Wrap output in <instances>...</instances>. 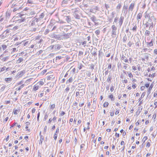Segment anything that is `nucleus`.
<instances>
[{
	"mask_svg": "<svg viewBox=\"0 0 157 157\" xmlns=\"http://www.w3.org/2000/svg\"><path fill=\"white\" fill-rule=\"evenodd\" d=\"M112 29V36L113 37H115L116 35V31L117 29V27L115 25H113L111 27Z\"/></svg>",
	"mask_w": 157,
	"mask_h": 157,
	"instance_id": "obj_1",
	"label": "nucleus"
},
{
	"mask_svg": "<svg viewBox=\"0 0 157 157\" xmlns=\"http://www.w3.org/2000/svg\"><path fill=\"white\" fill-rule=\"evenodd\" d=\"M16 126V127L15 129L16 130H18L21 128V125L20 124H18L16 122H14L13 124L11 125L10 127V129L13 128V127Z\"/></svg>",
	"mask_w": 157,
	"mask_h": 157,
	"instance_id": "obj_2",
	"label": "nucleus"
},
{
	"mask_svg": "<svg viewBox=\"0 0 157 157\" xmlns=\"http://www.w3.org/2000/svg\"><path fill=\"white\" fill-rule=\"evenodd\" d=\"M21 111V109L20 108H18L17 109L14 108L13 109V113L15 115H17Z\"/></svg>",
	"mask_w": 157,
	"mask_h": 157,
	"instance_id": "obj_3",
	"label": "nucleus"
},
{
	"mask_svg": "<svg viewBox=\"0 0 157 157\" xmlns=\"http://www.w3.org/2000/svg\"><path fill=\"white\" fill-rule=\"evenodd\" d=\"M135 5V4L134 3H131L129 6V10L132 11L133 10Z\"/></svg>",
	"mask_w": 157,
	"mask_h": 157,
	"instance_id": "obj_4",
	"label": "nucleus"
},
{
	"mask_svg": "<svg viewBox=\"0 0 157 157\" xmlns=\"http://www.w3.org/2000/svg\"><path fill=\"white\" fill-rule=\"evenodd\" d=\"M153 85L152 84H151L150 86L148 89L147 91V95H148L151 93V91L153 88Z\"/></svg>",
	"mask_w": 157,
	"mask_h": 157,
	"instance_id": "obj_5",
	"label": "nucleus"
},
{
	"mask_svg": "<svg viewBox=\"0 0 157 157\" xmlns=\"http://www.w3.org/2000/svg\"><path fill=\"white\" fill-rule=\"evenodd\" d=\"M45 82V79H41L40 81L38 82L37 84H38L40 86L43 85L44 83Z\"/></svg>",
	"mask_w": 157,
	"mask_h": 157,
	"instance_id": "obj_6",
	"label": "nucleus"
},
{
	"mask_svg": "<svg viewBox=\"0 0 157 157\" xmlns=\"http://www.w3.org/2000/svg\"><path fill=\"white\" fill-rule=\"evenodd\" d=\"M98 10V8L97 6H95L94 7L90 10V12L91 13H94L96 11Z\"/></svg>",
	"mask_w": 157,
	"mask_h": 157,
	"instance_id": "obj_7",
	"label": "nucleus"
},
{
	"mask_svg": "<svg viewBox=\"0 0 157 157\" xmlns=\"http://www.w3.org/2000/svg\"><path fill=\"white\" fill-rule=\"evenodd\" d=\"M142 17V13H140L138 14L136 17L137 20L139 21V20Z\"/></svg>",
	"mask_w": 157,
	"mask_h": 157,
	"instance_id": "obj_8",
	"label": "nucleus"
},
{
	"mask_svg": "<svg viewBox=\"0 0 157 157\" xmlns=\"http://www.w3.org/2000/svg\"><path fill=\"white\" fill-rule=\"evenodd\" d=\"M124 19V17H121L119 21V24L120 26H121L122 25L123 23Z\"/></svg>",
	"mask_w": 157,
	"mask_h": 157,
	"instance_id": "obj_9",
	"label": "nucleus"
},
{
	"mask_svg": "<svg viewBox=\"0 0 157 157\" xmlns=\"http://www.w3.org/2000/svg\"><path fill=\"white\" fill-rule=\"evenodd\" d=\"M44 140V139L43 136L41 135L40 136V139L39 142V145H41L42 144V142Z\"/></svg>",
	"mask_w": 157,
	"mask_h": 157,
	"instance_id": "obj_10",
	"label": "nucleus"
},
{
	"mask_svg": "<svg viewBox=\"0 0 157 157\" xmlns=\"http://www.w3.org/2000/svg\"><path fill=\"white\" fill-rule=\"evenodd\" d=\"M151 141L150 140H147L146 145V147H147L148 148L150 147L151 145Z\"/></svg>",
	"mask_w": 157,
	"mask_h": 157,
	"instance_id": "obj_11",
	"label": "nucleus"
},
{
	"mask_svg": "<svg viewBox=\"0 0 157 157\" xmlns=\"http://www.w3.org/2000/svg\"><path fill=\"white\" fill-rule=\"evenodd\" d=\"M147 45L148 47H150L153 45L152 42V40H151L150 42H147Z\"/></svg>",
	"mask_w": 157,
	"mask_h": 157,
	"instance_id": "obj_12",
	"label": "nucleus"
},
{
	"mask_svg": "<svg viewBox=\"0 0 157 157\" xmlns=\"http://www.w3.org/2000/svg\"><path fill=\"white\" fill-rule=\"evenodd\" d=\"M39 88V86L37 84L34 85L33 87V90L34 91H36L38 90Z\"/></svg>",
	"mask_w": 157,
	"mask_h": 157,
	"instance_id": "obj_13",
	"label": "nucleus"
},
{
	"mask_svg": "<svg viewBox=\"0 0 157 157\" xmlns=\"http://www.w3.org/2000/svg\"><path fill=\"white\" fill-rule=\"evenodd\" d=\"M73 81V78L72 77H70L66 82V84H68L71 83Z\"/></svg>",
	"mask_w": 157,
	"mask_h": 157,
	"instance_id": "obj_14",
	"label": "nucleus"
},
{
	"mask_svg": "<svg viewBox=\"0 0 157 157\" xmlns=\"http://www.w3.org/2000/svg\"><path fill=\"white\" fill-rule=\"evenodd\" d=\"M108 98L111 99L112 101H114V98L113 94H110L108 96Z\"/></svg>",
	"mask_w": 157,
	"mask_h": 157,
	"instance_id": "obj_15",
	"label": "nucleus"
},
{
	"mask_svg": "<svg viewBox=\"0 0 157 157\" xmlns=\"http://www.w3.org/2000/svg\"><path fill=\"white\" fill-rule=\"evenodd\" d=\"M148 58H149V56L148 55V54L147 53H145L144 54V58L142 59V60L143 61H144L145 60V59L147 60V59H148Z\"/></svg>",
	"mask_w": 157,
	"mask_h": 157,
	"instance_id": "obj_16",
	"label": "nucleus"
},
{
	"mask_svg": "<svg viewBox=\"0 0 157 157\" xmlns=\"http://www.w3.org/2000/svg\"><path fill=\"white\" fill-rule=\"evenodd\" d=\"M121 59L122 60H123L125 63H128V59L124 56H122Z\"/></svg>",
	"mask_w": 157,
	"mask_h": 157,
	"instance_id": "obj_17",
	"label": "nucleus"
},
{
	"mask_svg": "<svg viewBox=\"0 0 157 157\" xmlns=\"http://www.w3.org/2000/svg\"><path fill=\"white\" fill-rule=\"evenodd\" d=\"M24 84H21V85L19 87L17 88L16 89V90L17 91H19L24 86Z\"/></svg>",
	"mask_w": 157,
	"mask_h": 157,
	"instance_id": "obj_18",
	"label": "nucleus"
},
{
	"mask_svg": "<svg viewBox=\"0 0 157 157\" xmlns=\"http://www.w3.org/2000/svg\"><path fill=\"white\" fill-rule=\"evenodd\" d=\"M12 79L11 78H5V81L7 82H9L12 81Z\"/></svg>",
	"mask_w": 157,
	"mask_h": 157,
	"instance_id": "obj_19",
	"label": "nucleus"
},
{
	"mask_svg": "<svg viewBox=\"0 0 157 157\" xmlns=\"http://www.w3.org/2000/svg\"><path fill=\"white\" fill-rule=\"evenodd\" d=\"M109 105V103L108 102H105L103 104V106L104 107H107Z\"/></svg>",
	"mask_w": 157,
	"mask_h": 157,
	"instance_id": "obj_20",
	"label": "nucleus"
},
{
	"mask_svg": "<svg viewBox=\"0 0 157 157\" xmlns=\"http://www.w3.org/2000/svg\"><path fill=\"white\" fill-rule=\"evenodd\" d=\"M156 75V73H152V74H150L149 75V77H150L151 78H153Z\"/></svg>",
	"mask_w": 157,
	"mask_h": 157,
	"instance_id": "obj_21",
	"label": "nucleus"
},
{
	"mask_svg": "<svg viewBox=\"0 0 157 157\" xmlns=\"http://www.w3.org/2000/svg\"><path fill=\"white\" fill-rule=\"evenodd\" d=\"M121 145L123 146V147H122V150H124L125 148V147L124 146L125 143L123 141H122L121 142Z\"/></svg>",
	"mask_w": 157,
	"mask_h": 157,
	"instance_id": "obj_22",
	"label": "nucleus"
},
{
	"mask_svg": "<svg viewBox=\"0 0 157 157\" xmlns=\"http://www.w3.org/2000/svg\"><path fill=\"white\" fill-rule=\"evenodd\" d=\"M90 19L91 20L94 22H95L96 21V17L94 15H93Z\"/></svg>",
	"mask_w": 157,
	"mask_h": 157,
	"instance_id": "obj_23",
	"label": "nucleus"
},
{
	"mask_svg": "<svg viewBox=\"0 0 157 157\" xmlns=\"http://www.w3.org/2000/svg\"><path fill=\"white\" fill-rule=\"evenodd\" d=\"M23 60V59L22 58H20L19 59L17 60V63H19L22 62Z\"/></svg>",
	"mask_w": 157,
	"mask_h": 157,
	"instance_id": "obj_24",
	"label": "nucleus"
},
{
	"mask_svg": "<svg viewBox=\"0 0 157 157\" xmlns=\"http://www.w3.org/2000/svg\"><path fill=\"white\" fill-rule=\"evenodd\" d=\"M55 107V105L54 104L50 105V109H53Z\"/></svg>",
	"mask_w": 157,
	"mask_h": 157,
	"instance_id": "obj_25",
	"label": "nucleus"
},
{
	"mask_svg": "<svg viewBox=\"0 0 157 157\" xmlns=\"http://www.w3.org/2000/svg\"><path fill=\"white\" fill-rule=\"evenodd\" d=\"M154 105H155L154 108H157V99H155L154 101Z\"/></svg>",
	"mask_w": 157,
	"mask_h": 157,
	"instance_id": "obj_26",
	"label": "nucleus"
},
{
	"mask_svg": "<svg viewBox=\"0 0 157 157\" xmlns=\"http://www.w3.org/2000/svg\"><path fill=\"white\" fill-rule=\"evenodd\" d=\"M150 31L147 30H146L145 32V34L146 36H149L150 34Z\"/></svg>",
	"mask_w": 157,
	"mask_h": 157,
	"instance_id": "obj_27",
	"label": "nucleus"
},
{
	"mask_svg": "<svg viewBox=\"0 0 157 157\" xmlns=\"http://www.w3.org/2000/svg\"><path fill=\"white\" fill-rule=\"evenodd\" d=\"M6 69V67L5 66H4L2 67L1 68V70L0 71V72H2L4 71Z\"/></svg>",
	"mask_w": 157,
	"mask_h": 157,
	"instance_id": "obj_28",
	"label": "nucleus"
},
{
	"mask_svg": "<svg viewBox=\"0 0 157 157\" xmlns=\"http://www.w3.org/2000/svg\"><path fill=\"white\" fill-rule=\"evenodd\" d=\"M78 68L80 70L82 69V67H83V65L82 63H79L78 64Z\"/></svg>",
	"mask_w": 157,
	"mask_h": 157,
	"instance_id": "obj_29",
	"label": "nucleus"
},
{
	"mask_svg": "<svg viewBox=\"0 0 157 157\" xmlns=\"http://www.w3.org/2000/svg\"><path fill=\"white\" fill-rule=\"evenodd\" d=\"M132 87L133 89H135L137 87V84L136 83H133L132 85Z\"/></svg>",
	"mask_w": 157,
	"mask_h": 157,
	"instance_id": "obj_30",
	"label": "nucleus"
},
{
	"mask_svg": "<svg viewBox=\"0 0 157 157\" xmlns=\"http://www.w3.org/2000/svg\"><path fill=\"white\" fill-rule=\"evenodd\" d=\"M9 119V117H6L5 119H4L3 120V123H6L8 120Z\"/></svg>",
	"mask_w": 157,
	"mask_h": 157,
	"instance_id": "obj_31",
	"label": "nucleus"
},
{
	"mask_svg": "<svg viewBox=\"0 0 157 157\" xmlns=\"http://www.w3.org/2000/svg\"><path fill=\"white\" fill-rule=\"evenodd\" d=\"M25 17H21V19H19L18 21L20 22H22L24 21L25 20Z\"/></svg>",
	"mask_w": 157,
	"mask_h": 157,
	"instance_id": "obj_32",
	"label": "nucleus"
},
{
	"mask_svg": "<svg viewBox=\"0 0 157 157\" xmlns=\"http://www.w3.org/2000/svg\"><path fill=\"white\" fill-rule=\"evenodd\" d=\"M128 77L130 78H132L133 77V75L131 72H129L128 73Z\"/></svg>",
	"mask_w": 157,
	"mask_h": 157,
	"instance_id": "obj_33",
	"label": "nucleus"
},
{
	"mask_svg": "<svg viewBox=\"0 0 157 157\" xmlns=\"http://www.w3.org/2000/svg\"><path fill=\"white\" fill-rule=\"evenodd\" d=\"M133 44V43L131 41H129L128 43V45L129 47H131L132 44Z\"/></svg>",
	"mask_w": 157,
	"mask_h": 157,
	"instance_id": "obj_34",
	"label": "nucleus"
},
{
	"mask_svg": "<svg viewBox=\"0 0 157 157\" xmlns=\"http://www.w3.org/2000/svg\"><path fill=\"white\" fill-rule=\"evenodd\" d=\"M68 0H63L62 2V4H66L68 3Z\"/></svg>",
	"mask_w": 157,
	"mask_h": 157,
	"instance_id": "obj_35",
	"label": "nucleus"
},
{
	"mask_svg": "<svg viewBox=\"0 0 157 157\" xmlns=\"http://www.w3.org/2000/svg\"><path fill=\"white\" fill-rule=\"evenodd\" d=\"M121 5L119 4H118L117 7H116V8L118 10H119L120 9V8H121Z\"/></svg>",
	"mask_w": 157,
	"mask_h": 157,
	"instance_id": "obj_36",
	"label": "nucleus"
},
{
	"mask_svg": "<svg viewBox=\"0 0 157 157\" xmlns=\"http://www.w3.org/2000/svg\"><path fill=\"white\" fill-rule=\"evenodd\" d=\"M2 48L3 50H5L7 48V46L5 44H3L2 46Z\"/></svg>",
	"mask_w": 157,
	"mask_h": 157,
	"instance_id": "obj_37",
	"label": "nucleus"
},
{
	"mask_svg": "<svg viewBox=\"0 0 157 157\" xmlns=\"http://www.w3.org/2000/svg\"><path fill=\"white\" fill-rule=\"evenodd\" d=\"M65 114V113L64 111H61L60 113V115L61 116H63Z\"/></svg>",
	"mask_w": 157,
	"mask_h": 157,
	"instance_id": "obj_38",
	"label": "nucleus"
},
{
	"mask_svg": "<svg viewBox=\"0 0 157 157\" xmlns=\"http://www.w3.org/2000/svg\"><path fill=\"white\" fill-rule=\"evenodd\" d=\"M25 128L26 129V131L28 132L30 131V129L29 128V126H26Z\"/></svg>",
	"mask_w": 157,
	"mask_h": 157,
	"instance_id": "obj_39",
	"label": "nucleus"
},
{
	"mask_svg": "<svg viewBox=\"0 0 157 157\" xmlns=\"http://www.w3.org/2000/svg\"><path fill=\"white\" fill-rule=\"evenodd\" d=\"M44 15L43 13H42L40 15V18H43L44 17Z\"/></svg>",
	"mask_w": 157,
	"mask_h": 157,
	"instance_id": "obj_40",
	"label": "nucleus"
},
{
	"mask_svg": "<svg viewBox=\"0 0 157 157\" xmlns=\"http://www.w3.org/2000/svg\"><path fill=\"white\" fill-rule=\"evenodd\" d=\"M119 113V110L118 109H116V112L115 113V114L116 115H117Z\"/></svg>",
	"mask_w": 157,
	"mask_h": 157,
	"instance_id": "obj_41",
	"label": "nucleus"
},
{
	"mask_svg": "<svg viewBox=\"0 0 157 157\" xmlns=\"http://www.w3.org/2000/svg\"><path fill=\"white\" fill-rule=\"evenodd\" d=\"M139 105L140 106L143 103V100H140V101H139Z\"/></svg>",
	"mask_w": 157,
	"mask_h": 157,
	"instance_id": "obj_42",
	"label": "nucleus"
},
{
	"mask_svg": "<svg viewBox=\"0 0 157 157\" xmlns=\"http://www.w3.org/2000/svg\"><path fill=\"white\" fill-rule=\"evenodd\" d=\"M44 95L43 93H40L38 94V97L40 98L42 97Z\"/></svg>",
	"mask_w": 157,
	"mask_h": 157,
	"instance_id": "obj_43",
	"label": "nucleus"
},
{
	"mask_svg": "<svg viewBox=\"0 0 157 157\" xmlns=\"http://www.w3.org/2000/svg\"><path fill=\"white\" fill-rule=\"evenodd\" d=\"M140 120H138V121H137L135 123L136 125V126L140 124Z\"/></svg>",
	"mask_w": 157,
	"mask_h": 157,
	"instance_id": "obj_44",
	"label": "nucleus"
},
{
	"mask_svg": "<svg viewBox=\"0 0 157 157\" xmlns=\"http://www.w3.org/2000/svg\"><path fill=\"white\" fill-rule=\"evenodd\" d=\"M27 3L29 4H33V2L32 0H28L27 1Z\"/></svg>",
	"mask_w": 157,
	"mask_h": 157,
	"instance_id": "obj_45",
	"label": "nucleus"
},
{
	"mask_svg": "<svg viewBox=\"0 0 157 157\" xmlns=\"http://www.w3.org/2000/svg\"><path fill=\"white\" fill-rule=\"evenodd\" d=\"M137 29V26L136 25L132 28V30L133 31H136Z\"/></svg>",
	"mask_w": 157,
	"mask_h": 157,
	"instance_id": "obj_46",
	"label": "nucleus"
},
{
	"mask_svg": "<svg viewBox=\"0 0 157 157\" xmlns=\"http://www.w3.org/2000/svg\"><path fill=\"white\" fill-rule=\"evenodd\" d=\"M57 136V135L56 133L54 134L53 137H54V139L55 140H56Z\"/></svg>",
	"mask_w": 157,
	"mask_h": 157,
	"instance_id": "obj_47",
	"label": "nucleus"
},
{
	"mask_svg": "<svg viewBox=\"0 0 157 157\" xmlns=\"http://www.w3.org/2000/svg\"><path fill=\"white\" fill-rule=\"evenodd\" d=\"M114 90V87L113 86H112L110 88V90L111 92H113Z\"/></svg>",
	"mask_w": 157,
	"mask_h": 157,
	"instance_id": "obj_48",
	"label": "nucleus"
},
{
	"mask_svg": "<svg viewBox=\"0 0 157 157\" xmlns=\"http://www.w3.org/2000/svg\"><path fill=\"white\" fill-rule=\"evenodd\" d=\"M145 89V86H142L140 88V89L141 90H144Z\"/></svg>",
	"mask_w": 157,
	"mask_h": 157,
	"instance_id": "obj_49",
	"label": "nucleus"
},
{
	"mask_svg": "<svg viewBox=\"0 0 157 157\" xmlns=\"http://www.w3.org/2000/svg\"><path fill=\"white\" fill-rule=\"evenodd\" d=\"M150 85V83H147L145 84V87H146V88H148Z\"/></svg>",
	"mask_w": 157,
	"mask_h": 157,
	"instance_id": "obj_50",
	"label": "nucleus"
},
{
	"mask_svg": "<svg viewBox=\"0 0 157 157\" xmlns=\"http://www.w3.org/2000/svg\"><path fill=\"white\" fill-rule=\"evenodd\" d=\"M95 33L97 35H99L100 33V31L99 30H98L95 31Z\"/></svg>",
	"mask_w": 157,
	"mask_h": 157,
	"instance_id": "obj_51",
	"label": "nucleus"
},
{
	"mask_svg": "<svg viewBox=\"0 0 157 157\" xmlns=\"http://www.w3.org/2000/svg\"><path fill=\"white\" fill-rule=\"evenodd\" d=\"M22 81H21L19 82L18 83H17V84H16V86H18L19 85H21L22 84Z\"/></svg>",
	"mask_w": 157,
	"mask_h": 157,
	"instance_id": "obj_52",
	"label": "nucleus"
},
{
	"mask_svg": "<svg viewBox=\"0 0 157 157\" xmlns=\"http://www.w3.org/2000/svg\"><path fill=\"white\" fill-rule=\"evenodd\" d=\"M112 66L110 64L108 65V69H110L111 68Z\"/></svg>",
	"mask_w": 157,
	"mask_h": 157,
	"instance_id": "obj_53",
	"label": "nucleus"
},
{
	"mask_svg": "<svg viewBox=\"0 0 157 157\" xmlns=\"http://www.w3.org/2000/svg\"><path fill=\"white\" fill-rule=\"evenodd\" d=\"M70 90V88L69 87H67V88L65 89V91L67 93V92L69 91V90Z\"/></svg>",
	"mask_w": 157,
	"mask_h": 157,
	"instance_id": "obj_54",
	"label": "nucleus"
},
{
	"mask_svg": "<svg viewBox=\"0 0 157 157\" xmlns=\"http://www.w3.org/2000/svg\"><path fill=\"white\" fill-rule=\"evenodd\" d=\"M10 102V100L8 101H5V104H9Z\"/></svg>",
	"mask_w": 157,
	"mask_h": 157,
	"instance_id": "obj_55",
	"label": "nucleus"
},
{
	"mask_svg": "<svg viewBox=\"0 0 157 157\" xmlns=\"http://www.w3.org/2000/svg\"><path fill=\"white\" fill-rule=\"evenodd\" d=\"M147 139V136H144L143 138V140H144V142Z\"/></svg>",
	"mask_w": 157,
	"mask_h": 157,
	"instance_id": "obj_56",
	"label": "nucleus"
},
{
	"mask_svg": "<svg viewBox=\"0 0 157 157\" xmlns=\"http://www.w3.org/2000/svg\"><path fill=\"white\" fill-rule=\"evenodd\" d=\"M36 111V109L35 108H33L32 110V112L33 114Z\"/></svg>",
	"mask_w": 157,
	"mask_h": 157,
	"instance_id": "obj_57",
	"label": "nucleus"
},
{
	"mask_svg": "<svg viewBox=\"0 0 157 157\" xmlns=\"http://www.w3.org/2000/svg\"><path fill=\"white\" fill-rule=\"evenodd\" d=\"M84 105V102L82 103H80L79 104V106L80 107H82Z\"/></svg>",
	"mask_w": 157,
	"mask_h": 157,
	"instance_id": "obj_58",
	"label": "nucleus"
},
{
	"mask_svg": "<svg viewBox=\"0 0 157 157\" xmlns=\"http://www.w3.org/2000/svg\"><path fill=\"white\" fill-rule=\"evenodd\" d=\"M119 134L116 132L115 134V136L116 137L118 138L119 137Z\"/></svg>",
	"mask_w": 157,
	"mask_h": 157,
	"instance_id": "obj_59",
	"label": "nucleus"
},
{
	"mask_svg": "<svg viewBox=\"0 0 157 157\" xmlns=\"http://www.w3.org/2000/svg\"><path fill=\"white\" fill-rule=\"evenodd\" d=\"M118 20V18L117 17H116L115 18L114 20V22L115 23H116L117 21V20Z\"/></svg>",
	"mask_w": 157,
	"mask_h": 157,
	"instance_id": "obj_60",
	"label": "nucleus"
},
{
	"mask_svg": "<svg viewBox=\"0 0 157 157\" xmlns=\"http://www.w3.org/2000/svg\"><path fill=\"white\" fill-rule=\"evenodd\" d=\"M83 54V52H82V51H80L79 52V53H78V56H81V55H82Z\"/></svg>",
	"mask_w": 157,
	"mask_h": 157,
	"instance_id": "obj_61",
	"label": "nucleus"
},
{
	"mask_svg": "<svg viewBox=\"0 0 157 157\" xmlns=\"http://www.w3.org/2000/svg\"><path fill=\"white\" fill-rule=\"evenodd\" d=\"M132 69L134 71H136L137 70L136 67V66H133L132 67Z\"/></svg>",
	"mask_w": 157,
	"mask_h": 157,
	"instance_id": "obj_62",
	"label": "nucleus"
},
{
	"mask_svg": "<svg viewBox=\"0 0 157 157\" xmlns=\"http://www.w3.org/2000/svg\"><path fill=\"white\" fill-rule=\"evenodd\" d=\"M49 32V30L48 29H46L45 31V34H47Z\"/></svg>",
	"mask_w": 157,
	"mask_h": 157,
	"instance_id": "obj_63",
	"label": "nucleus"
},
{
	"mask_svg": "<svg viewBox=\"0 0 157 157\" xmlns=\"http://www.w3.org/2000/svg\"><path fill=\"white\" fill-rule=\"evenodd\" d=\"M115 105L117 106H120V104L119 102H116Z\"/></svg>",
	"mask_w": 157,
	"mask_h": 157,
	"instance_id": "obj_64",
	"label": "nucleus"
}]
</instances>
